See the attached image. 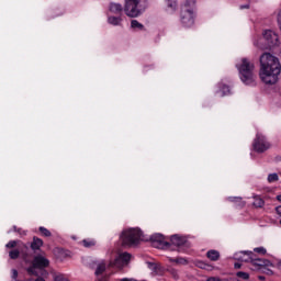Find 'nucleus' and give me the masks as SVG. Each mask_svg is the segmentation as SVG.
I'll use <instances>...</instances> for the list:
<instances>
[{
	"label": "nucleus",
	"mask_w": 281,
	"mask_h": 281,
	"mask_svg": "<svg viewBox=\"0 0 281 281\" xmlns=\"http://www.w3.org/2000/svg\"><path fill=\"white\" fill-rule=\"evenodd\" d=\"M278 180H279L278 173H270L268 176L269 183H274V181H278Z\"/></svg>",
	"instance_id": "c756f323"
},
{
	"label": "nucleus",
	"mask_w": 281,
	"mask_h": 281,
	"mask_svg": "<svg viewBox=\"0 0 281 281\" xmlns=\"http://www.w3.org/2000/svg\"><path fill=\"white\" fill-rule=\"evenodd\" d=\"M236 67L244 85H254L256 82V65L248 58H241L240 63L236 64Z\"/></svg>",
	"instance_id": "f03ea898"
},
{
	"label": "nucleus",
	"mask_w": 281,
	"mask_h": 281,
	"mask_svg": "<svg viewBox=\"0 0 281 281\" xmlns=\"http://www.w3.org/2000/svg\"><path fill=\"white\" fill-rule=\"evenodd\" d=\"M171 262H176L177 265H187L188 263V259L179 257L176 259H170Z\"/></svg>",
	"instance_id": "bb28decb"
},
{
	"label": "nucleus",
	"mask_w": 281,
	"mask_h": 281,
	"mask_svg": "<svg viewBox=\"0 0 281 281\" xmlns=\"http://www.w3.org/2000/svg\"><path fill=\"white\" fill-rule=\"evenodd\" d=\"M254 200H255V201L252 202L254 207H265V200H262V198L256 195V196L254 198Z\"/></svg>",
	"instance_id": "aec40b11"
},
{
	"label": "nucleus",
	"mask_w": 281,
	"mask_h": 281,
	"mask_svg": "<svg viewBox=\"0 0 281 281\" xmlns=\"http://www.w3.org/2000/svg\"><path fill=\"white\" fill-rule=\"evenodd\" d=\"M42 276H47V270H42Z\"/></svg>",
	"instance_id": "8fccbe9b"
},
{
	"label": "nucleus",
	"mask_w": 281,
	"mask_h": 281,
	"mask_svg": "<svg viewBox=\"0 0 281 281\" xmlns=\"http://www.w3.org/2000/svg\"><path fill=\"white\" fill-rule=\"evenodd\" d=\"M16 245H19V241L16 240H10L7 245L5 248L7 249H14L16 247Z\"/></svg>",
	"instance_id": "7c9ffc66"
},
{
	"label": "nucleus",
	"mask_w": 281,
	"mask_h": 281,
	"mask_svg": "<svg viewBox=\"0 0 281 281\" xmlns=\"http://www.w3.org/2000/svg\"><path fill=\"white\" fill-rule=\"evenodd\" d=\"M167 8L175 12L177 10V2L175 0H167Z\"/></svg>",
	"instance_id": "393cba45"
},
{
	"label": "nucleus",
	"mask_w": 281,
	"mask_h": 281,
	"mask_svg": "<svg viewBox=\"0 0 281 281\" xmlns=\"http://www.w3.org/2000/svg\"><path fill=\"white\" fill-rule=\"evenodd\" d=\"M131 27L134 30H144V24L139 23L137 20H132Z\"/></svg>",
	"instance_id": "5701e85b"
},
{
	"label": "nucleus",
	"mask_w": 281,
	"mask_h": 281,
	"mask_svg": "<svg viewBox=\"0 0 281 281\" xmlns=\"http://www.w3.org/2000/svg\"><path fill=\"white\" fill-rule=\"evenodd\" d=\"M276 212L279 216H281V205L276 207Z\"/></svg>",
	"instance_id": "79ce46f5"
},
{
	"label": "nucleus",
	"mask_w": 281,
	"mask_h": 281,
	"mask_svg": "<svg viewBox=\"0 0 281 281\" xmlns=\"http://www.w3.org/2000/svg\"><path fill=\"white\" fill-rule=\"evenodd\" d=\"M147 265L149 269H153V267H155V262H147Z\"/></svg>",
	"instance_id": "49530a36"
},
{
	"label": "nucleus",
	"mask_w": 281,
	"mask_h": 281,
	"mask_svg": "<svg viewBox=\"0 0 281 281\" xmlns=\"http://www.w3.org/2000/svg\"><path fill=\"white\" fill-rule=\"evenodd\" d=\"M249 254H244V251L235 254V260H238V258H248Z\"/></svg>",
	"instance_id": "473e14b6"
},
{
	"label": "nucleus",
	"mask_w": 281,
	"mask_h": 281,
	"mask_svg": "<svg viewBox=\"0 0 281 281\" xmlns=\"http://www.w3.org/2000/svg\"><path fill=\"white\" fill-rule=\"evenodd\" d=\"M263 40L266 41L267 47L271 49L272 47H280V37L276 32L267 30L263 32Z\"/></svg>",
	"instance_id": "1a4fd4ad"
},
{
	"label": "nucleus",
	"mask_w": 281,
	"mask_h": 281,
	"mask_svg": "<svg viewBox=\"0 0 281 281\" xmlns=\"http://www.w3.org/2000/svg\"><path fill=\"white\" fill-rule=\"evenodd\" d=\"M110 267H115L116 269H124V267H126V263H124V261H122V259L117 257L116 259H114V261L110 262Z\"/></svg>",
	"instance_id": "dca6fc26"
},
{
	"label": "nucleus",
	"mask_w": 281,
	"mask_h": 281,
	"mask_svg": "<svg viewBox=\"0 0 281 281\" xmlns=\"http://www.w3.org/2000/svg\"><path fill=\"white\" fill-rule=\"evenodd\" d=\"M188 245V239L179 235H172L170 237V247H177L178 251H183V247Z\"/></svg>",
	"instance_id": "9d476101"
},
{
	"label": "nucleus",
	"mask_w": 281,
	"mask_h": 281,
	"mask_svg": "<svg viewBox=\"0 0 281 281\" xmlns=\"http://www.w3.org/2000/svg\"><path fill=\"white\" fill-rule=\"evenodd\" d=\"M206 281H221V278L218 277H210L206 279Z\"/></svg>",
	"instance_id": "58836bf2"
},
{
	"label": "nucleus",
	"mask_w": 281,
	"mask_h": 281,
	"mask_svg": "<svg viewBox=\"0 0 281 281\" xmlns=\"http://www.w3.org/2000/svg\"><path fill=\"white\" fill-rule=\"evenodd\" d=\"M172 277L175 278V280H179V273H177V270H172Z\"/></svg>",
	"instance_id": "ea45409f"
},
{
	"label": "nucleus",
	"mask_w": 281,
	"mask_h": 281,
	"mask_svg": "<svg viewBox=\"0 0 281 281\" xmlns=\"http://www.w3.org/2000/svg\"><path fill=\"white\" fill-rule=\"evenodd\" d=\"M243 263L235 262L234 268L235 269H241Z\"/></svg>",
	"instance_id": "37998d69"
},
{
	"label": "nucleus",
	"mask_w": 281,
	"mask_h": 281,
	"mask_svg": "<svg viewBox=\"0 0 281 281\" xmlns=\"http://www.w3.org/2000/svg\"><path fill=\"white\" fill-rule=\"evenodd\" d=\"M149 240L156 249H170V243L166 241L162 234L156 233L150 236Z\"/></svg>",
	"instance_id": "6e6552de"
},
{
	"label": "nucleus",
	"mask_w": 281,
	"mask_h": 281,
	"mask_svg": "<svg viewBox=\"0 0 281 281\" xmlns=\"http://www.w3.org/2000/svg\"><path fill=\"white\" fill-rule=\"evenodd\" d=\"M241 254H248V257L247 258L237 257V260H239L240 262H250L254 267H257V269L273 267V262H271L268 259L257 258L256 255H254L251 251H245Z\"/></svg>",
	"instance_id": "0eeeda50"
},
{
	"label": "nucleus",
	"mask_w": 281,
	"mask_h": 281,
	"mask_svg": "<svg viewBox=\"0 0 281 281\" xmlns=\"http://www.w3.org/2000/svg\"><path fill=\"white\" fill-rule=\"evenodd\" d=\"M237 278H240L241 280H249V273L247 272H243V271H238L236 273Z\"/></svg>",
	"instance_id": "c85d7f7f"
},
{
	"label": "nucleus",
	"mask_w": 281,
	"mask_h": 281,
	"mask_svg": "<svg viewBox=\"0 0 281 281\" xmlns=\"http://www.w3.org/2000/svg\"><path fill=\"white\" fill-rule=\"evenodd\" d=\"M35 281H45V279L38 274Z\"/></svg>",
	"instance_id": "de8ad7c7"
},
{
	"label": "nucleus",
	"mask_w": 281,
	"mask_h": 281,
	"mask_svg": "<svg viewBox=\"0 0 281 281\" xmlns=\"http://www.w3.org/2000/svg\"><path fill=\"white\" fill-rule=\"evenodd\" d=\"M41 247H43V239L34 236L33 241L31 243V249L33 251H38V249H41Z\"/></svg>",
	"instance_id": "ddd939ff"
},
{
	"label": "nucleus",
	"mask_w": 281,
	"mask_h": 281,
	"mask_svg": "<svg viewBox=\"0 0 281 281\" xmlns=\"http://www.w3.org/2000/svg\"><path fill=\"white\" fill-rule=\"evenodd\" d=\"M180 21L184 27L194 25V7L190 5V0H187L181 8Z\"/></svg>",
	"instance_id": "39448f33"
},
{
	"label": "nucleus",
	"mask_w": 281,
	"mask_h": 281,
	"mask_svg": "<svg viewBox=\"0 0 281 281\" xmlns=\"http://www.w3.org/2000/svg\"><path fill=\"white\" fill-rule=\"evenodd\" d=\"M108 23H110V25H121L122 19L120 16H109Z\"/></svg>",
	"instance_id": "6ab92c4d"
},
{
	"label": "nucleus",
	"mask_w": 281,
	"mask_h": 281,
	"mask_svg": "<svg viewBox=\"0 0 281 281\" xmlns=\"http://www.w3.org/2000/svg\"><path fill=\"white\" fill-rule=\"evenodd\" d=\"M21 256V250L13 248L9 251V258L11 260H19V257Z\"/></svg>",
	"instance_id": "a211bd4d"
},
{
	"label": "nucleus",
	"mask_w": 281,
	"mask_h": 281,
	"mask_svg": "<svg viewBox=\"0 0 281 281\" xmlns=\"http://www.w3.org/2000/svg\"><path fill=\"white\" fill-rule=\"evenodd\" d=\"M55 281H69L65 274H59V276H56Z\"/></svg>",
	"instance_id": "72a5a7b5"
},
{
	"label": "nucleus",
	"mask_w": 281,
	"mask_h": 281,
	"mask_svg": "<svg viewBox=\"0 0 281 281\" xmlns=\"http://www.w3.org/2000/svg\"><path fill=\"white\" fill-rule=\"evenodd\" d=\"M258 280H260V281H265V280H266V278H265V276H258Z\"/></svg>",
	"instance_id": "09e8293b"
},
{
	"label": "nucleus",
	"mask_w": 281,
	"mask_h": 281,
	"mask_svg": "<svg viewBox=\"0 0 281 281\" xmlns=\"http://www.w3.org/2000/svg\"><path fill=\"white\" fill-rule=\"evenodd\" d=\"M254 251L256 254H261V256H265V254H267V249L265 247L255 248Z\"/></svg>",
	"instance_id": "2f4dec72"
},
{
	"label": "nucleus",
	"mask_w": 281,
	"mask_h": 281,
	"mask_svg": "<svg viewBox=\"0 0 281 281\" xmlns=\"http://www.w3.org/2000/svg\"><path fill=\"white\" fill-rule=\"evenodd\" d=\"M119 258L122 262H124V265H128V262H131L132 255L128 252H123L119 256Z\"/></svg>",
	"instance_id": "412c9836"
},
{
	"label": "nucleus",
	"mask_w": 281,
	"mask_h": 281,
	"mask_svg": "<svg viewBox=\"0 0 281 281\" xmlns=\"http://www.w3.org/2000/svg\"><path fill=\"white\" fill-rule=\"evenodd\" d=\"M206 257L209 258V260L216 262L221 258V252H218L217 250H209L206 252Z\"/></svg>",
	"instance_id": "4468645a"
},
{
	"label": "nucleus",
	"mask_w": 281,
	"mask_h": 281,
	"mask_svg": "<svg viewBox=\"0 0 281 281\" xmlns=\"http://www.w3.org/2000/svg\"><path fill=\"white\" fill-rule=\"evenodd\" d=\"M220 91L222 93V98H225V95H229L232 93V89H229V86L224 83H218Z\"/></svg>",
	"instance_id": "2eb2a0df"
},
{
	"label": "nucleus",
	"mask_w": 281,
	"mask_h": 281,
	"mask_svg": "<svg viewBox=\"0 0 281 281\" xmlns=\"http://www.w3.org/2000/svg\"><path fill=\"white\" fill-rule=\"evenodd\" d=\"M265 139H267L266 135L257 134L255 142H265Z\"/></svg>",
	"instance_id": "f704fd0d"
},
{
	"label": "nucleus",
	"mask_w": 281,
	"mask_h": 281,
	"mask_svg": "<svg viewBox=\"0 0 281 281\" xmlns=\"http://www.w3.org/2000/svg\"><path fill=\"white\" fill-rule=\"evenodd\" d=\"M146 8H148L146 0H125L124 13L130 19H137L146 12Z\"/></svg>",
	"instance_id": "7ed1b4c3"
},
{
	"label": "nucleus",
	"mask_w": 281,
	"mask_h": 281,
	"mask_svg": "<svg viewBox=\"0 0 281 281\" xmlns=\"http://www.w3.org/2000/svg\"><path fill=\"white\" fill-rule=\"evenodd\" d=\"M261 269H263L262 273H266V276H273V270L268 269L267 267L266 268H261Z\"/></svg>",
	"instance_id": "e433bc0d"
},
{
	"label": "nucleus",
	"mask_w": 281,
	"mask_h": 281,
	"mask_svg": "<svg viewBox=\"0 0 281 281\" xmlns=\"http://www.w3.org/2000/svg\"><path fill=\"white\" fill-rule=\"evenodd\" d=\"M239 9H241V10H249V4L240 5Z\"/></svg>",
	"instance_id": "c03bdc74"
},
{
	"label": "nucleus",
	"mask_w": 281,
	"mask_h": 281,
	"mask_svg": "<svg viewBox=\"0 0 281 281\" xmlns=\"http://www.w3.org/2000/svg\"><path fill=\"white\" fill-rule=\"evenodd\" d=\"M109 10L112 14H122L124 12V7L121 3L111 2Z\"/></svg>",
	"instance_id": "f8f14e48"
},
{
	"label": "nucleus",
	"mask_w": 281,
	"mask_h": 281,
	"mask_svg": "<svg viewBox=\"0 0 281 281\" xmlns=\"http://www.w3.org/2000/svg\"><path fill=\"white\" fill-rule=\"evenodd\" d=\"M195 267L199 269H205L206 271H212V269H214L212 265L206 263L205 261H196Z\"/></svg>",
	"instance_id": "f3484780"
},
{
	"label": "nucleus",
	"mask_w": 281,
	"mask_h": 281,
	"mask_svg": "<svg viewBox=\"0 0 281 281\" xmlns=\"http://www.w3.org/2000/svg\"><path fill=\"white\" fill-rule=\"evenodd\" d=\"M153 271L157 272L159 271V265L155 263L151 268Z\"/></svg>",
	"instance_id": "a19ab883"
},
{
	"label": "nucleus",
	"mask_w": 281,
	"mask_h": 281,
	"mask_svg": "<svg viewBox=\"0 0 281 281\" xmlns=\"http://www.w3.org/2000/svg\"><path fill=\"white\" fill-rule=\"evenodd\" d=\"M40 233L42 234V236H45L46 238H49V236H52V232H49V229L43 226L40 227Z\"/></svg>",
	"instance_id": "cd10ccee"
},
{
	"label": "nucleus",
	"mask_w": 281,
	"mask_h": 281,
	"mask_svg": "<svg viewBox=\"0 0 281 281\" xmlns=\"http://www.w3.org/2000/svg\"><path fill=\"white\" fill-rule=\"evenodd\" d=\"M142 229L139 228H128L124 229L120 235V240L123 247H135V245H139V240H142Z\"/></svg>",
	"instance_id": "20e7f679"
},
{
	"label": "nucleus",
	"mask_w": 281,
	"mask_h": 281,
	"mask_svg": "<svg viewBox=\"0 0 281 281\" xmlns=\"http://www.w3.org/2000/svg\"><path fill=\"white\" fill-rule=\"evenodd\" d=\"M13 232H16L18 234H20V236H23L25 234V231L16 226H13Z\"/></svg>",
	"instance_id": "c9c22d12"
},
{
	"label": "nucleus",
	"mask_w": 281,
	"mask_h": 281,
	"mask_svg": "<svg viewBox=\"0 0 281 281\" xmlns=\"http://www.w3.org/2000/svg\"><path fill=\"white\" fill-rule=\"evenodd\" d=\"M82 245L83 247H95V240H91V239H83L82 240Z\"/></svg>",
	"instance_id": "a878e982"
},
{
	"label": "nucleus",
	"mask_w": 281,
	"mask_h": 281,
	"mask_svg": "<svg viewBox=\"0 0 281 281\" xmlns=\"http://www.w3.org/2000/svg\"><path fill=\"white\" fill-rule=\"evenodd\" d=\"M252 148L255 153H265V150H269V148H271V144L263 142H255L252 144Z\"/></svg>",
	"instance_id": "9b49d317"
},
{
	"label": "nucleus",
	"mask_w": 281,
	"mask_h": 281,
	"mask_svg": "<svg viewBox=\"0 0 281 281\" xmlns=\"http://www.w3.org/2000/svg\"><path fill=\"white\" fill-rule=\"evenodd\" d=\"M277 201H279L281 203V194L277 195Z\"/></svg>",
	"instance_id": "3c124183"
},
{
	"label": "nucleus",
	"mask_w": 281,
	"mask_h": 281,
	"mask_svg": "<svg viewBox=\"0 0 281 281\" xmlns=\"http://www.w3.org/2000/svg\"><path fill=\"white\" fill-rule=\"evenodd\" d=\"M19 278V271H16V269L12 270V279L16 280Z\"/></svg>",
	"instance_id": "4c0bfd02"
},
{
	"label": "nucleus",
	"mask_w": 281,
	"mask_h": 281,
	"mask_svg": "<svg viewBox=\"0 0 281 281\" xmlns=\"http://www.w3.org/2000/svg\"><path fill=\"white\" fill-rule=\"evenodd\" d=\"M105 271H106V265L99 263L94 273L95 276H102Z\"/></svg>",
	"instance_id": "4be33fe9"
},
{
	"label": "nucleus",
	"mask_w": 281,
	"mask_h": 281,
	"mask_svg": "<svg viewBox=\"0 0 281 281\" xmlns=\"http://www.w3.org/2000/svg\"><path fill=\"white\" fill-rule=\"evenodd\" d=\"M120 281H137L136 279H128V278H123Z\"/></svg>",
	"instance_id": "a18cd8bd"
},
{
	"label": "nucleus",
	"mask_w": 281,
	"mask_h": 281,
	"mask_svg": "<svg viewBox=\"0 0 281 281\" xmlns=\"http://www.w3.org/2000/svg\"><path fill=\"white\" fill-rule=\"evenodd\" d=\"M259 77L265 85H276L278 76L281 74L280 59L270 53H263L259 57Z\"/></svg>",
	"instance_id": "f257e3e1"
},
{
	"label": "nucleus",
	"mask_w": 281,
	"mask_h": 281,
	"mask_svg": "<svg viewBox=\"0 0 281 281\" xmlns=\"http://www.w3.org/2000/svg\"><path fill=\"white\" fill-rule=\"evenodd\" d=\"M49 267V259L43 257L42 255H37L33 258L32 263L29 268H26V273L29 276L38 277V271L36 269H47Z\"/></svg>",
	"instance_id": "423d86ee"
},
{
	"label": "nucleus",
	"mask_w": 281,
	"mask_h": 281,
	"mask_svg": "<svg viewBox=\"0 0 281 281\" xmlns=\"http://www.w3.org/2000/svg\"><path fill=\"white\" fill-rule=\"evenodd\" d=\"M228 201H231V203H239V205H245V202H243V198L240 196H229Z\"/></svg>",
	"instance_id": "b1692460"
}]
</instances>
